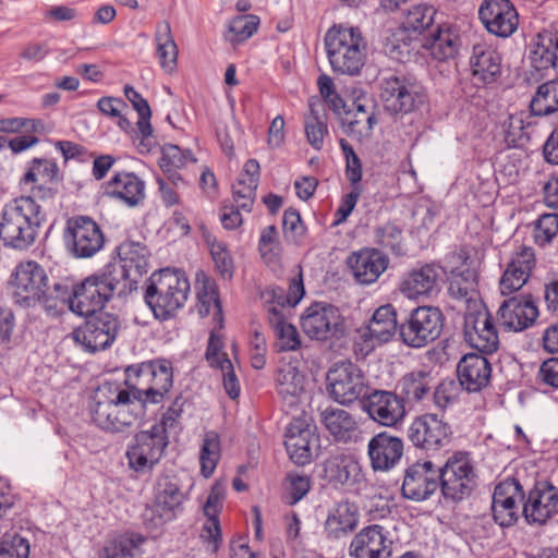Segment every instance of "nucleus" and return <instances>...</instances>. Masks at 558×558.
Wrapping results in <instances>:
<instances>
[{
	"label": "nucleus",
	"mask_w": 558,
	"mask_h": 558,
	"mask_svg": "<svg viewBox=\"0 0 558 558\" xmlns=\"http://www.w3.org/2000/svg\"><path fill=\"white\" fill-rule=\"evenodd\" d=\"M15 303L22 307L41 305L52 317L62 314V301L68 296L60 281L49 282L45 268L35 260L21 262L11 275Z\"/></svg>",
	"instance_id": "nucleus-1"
},
{
	"label": "nucleus",
	"mask_w": 558,
	"mask_h": 558,
	"mask_svg": "<svg viewBox=\"0 0 558 558\" xmlns=\"http://www.w3.org/2000/svg\"><path fill=\"white\" fill-rule=\"evenodd\" d=\"M147 404L125 386L105 383L89 407L93 422L110 433H122L145 415Z\"/></svg>",
	"instance_id": "nucleus-2"
},
{
	"label": "nucleus",
	"mask_w": 558,
	"mask_h": 558,
	"mask_svg": "<svg viewBox=\"0 0 558 558\" xmlns=\"http://www.w3.org/2000/svg\"><path fill=\"white\" fill-rule=\"evenodd\" d=\"M45 215L32 197H20L7 204L1 214L0 239L16 250L32 246Z\"/></svg>",
	"instance_id": "nucleus-3"
},
{
	"label": "nucleus",
	"mask_w": 558,
	"mask_h": 558,
	"mask_svg": "<svg viewBox=\"0 0 558 558\" xmlns=\"http://www.w3.org/2000/svg\"><path fill=\"white\" fill-rule=\"evenodd\" d=\"M325 49L335 73L357 75L365 64L367 44L360 28L333 25L324 38Z\"/></svg>",
	"instance_id": "nucleus-4"
},
{
	"label": "nucleus",
	"mask_w": 558,
	"mask_h": 558,
	"mask_svg": "<svg viewBox=\"0 0 558 558\" xmlns=\"http://www.w3.org/2000/svg\"><path fill=\"white\" fill-rule=\"evenodd\" d=\"M124 385L145 404H159L173 386L172 363L156 359L130 365L125 368Z\"/></svg>",
	"instance_id": "nucleus-5"
},
{
	"label": "nucleus",
	"mask_w": 558,
	"mask_h": 558,
	"mask_svg": "<svg viewBox=\"0 0 558 558\" xmlns=\"http://www.w3.org/2000/svg\"><path fill=\"white\" fill-rule=\"evenodd\" d=\"M189 292L190 282L185 275L166 268L150 276L144 298L156 318L166 320L184 305Z\"/></svg>",
	"instance_id": "nucleus-6"
},
{
	"label": "nucleus",
	"mask_w": 558,
	"mask_h": 558,
	"mask_svg": "<svg viewBox=\"0 0 558 558\" xmlns=\"http://www.w3.org/2000/svg\"><path fill=\"white\" fill-rule=\"evenodd\" d=\"M438 472L440 493L452 504L468 499L477 486V474L466 451L452 453L442 466H438Z\"/></svg>",
	"instance_id": "nucleus-7"
},
{
	"label": "nucleus",
	"mask_w": 558,
	"mask_h": 558,
	"mask_svg": "<svg viewBox=\"0 0 558 558\" xmlns=\"http://www.w3.org/2000/svg\"><path fill=\"white\" fill-rule=\"evenodd\" d=\"M379 97L385 112L395 120L420 110L426 101L424 87L403 75L384 77Z\"/></svg>",
	"instance_id": "nucleus-8"
},
{
	"label": "nucleus",
	"mask_w": 558,
	"mask_h": 558,
	"mask_svg": "<svg viewBox=\"0 0 558 558\" xmlns=\"http://www.w3.org/2000/svg\"><path fill=\"white\" fill-rule=\"evenodd\" d=\"M185 496L175 476L160 475L154 485V500L143 513L146 527L156 530L173 521L183 511Z\"/></svg>",
	"instance_id": "nucleus-9"
},
{
	"label": "nucleus",
	"mask_w": 558,
	"mask_h": 558,
	"mask_svg": "<svg viewBox=\"0 0 558 558\" xmlns=\"http://www.w3.org/2000/svg\"><path fill=\"white\" fill-rule=\"evenodd\" d=\"M444 324L445 316L440 308L430 305L417 306L400 323V340L409 348H424L440 337Z\"/></svg>",
	"instance_id": "nucleus-10"
},
{
	"label": "nucleus",
	"mask_w": 558,
	"mask_h": 558,
	"mask_svg": "<svg viewBox=\"0 0 558 558\" xmlns=\"http://www.w3.org/2000/svg\"><path fill=\"white\" fill-rule=\"evenodd\" d=\"M327 391L331 399L342 405L363 403L369 391L368 381L362 369L345 360L335 363L327 373Z\"/></svg>",
	"instance_id": "nucleus-11"
},
{
	"label": "nucleus",
	"mask_w": 558,
	"mask_h": 558,
	"mask_svg": "<svg viewBox=\"0 0 558 558\" xmlns=\"http://www.w3.org/2000/svg\"><path fill=\"white\" fill-rule=\"evenodd\" d=\"M301 328L307 337L318 341L339 340L348 330L339 308L326 302H315L304 311Z\"/></svg>",
	"instance_id": "nucleus-12"
},
{
	"label": "nucleus",
	"mask_w": 558,
	"mask_h": 558,
	"mask_svg": "<svg viewBox=\"0 0 558 558\" xmlns=\"http://www.w3.org/2000/svg\"><path fill=\"white\" fill-rule=\"evenodd\" d=\"M84 316L86 317L84 324L72 332L74 341L90 353L109 348L121 329L119 317L104 311Z\"/></svg>",
	"instance_id": "nucleus-13"
},
{
	"label": "nucleus",
	"mask_w": 558,
	"mask_h": 558,
	"mask_svg": "<svg viewBox=\"0 0 558 558\" xmlns=\"http://www.w3.org/2000/svg\"><path fill=\"white\" fill-rule=\"evenodd\" d=\"M63 240L68 251L76 258H89L105 245L100 226L89 216H73L66 220Z\"/></svg>",
	"instance_id": "nucleus-14"
},
{
	"label": "nucleus",
	"mask_w": 558,
	"mask_h": 558,
	"mask_svg": "<svg viewBox=\"0 0 558 558\" xmlns=\"http://www.w3.org/2000/svg\"><path fill=\"white\" fill-rule=\"evenodd\" d=\"M169 444L168 435L155 430H141L134 437V444L128 449L129 465L136 472L151 471L160 461Z\"/></svg>",
	"instance_id": "nucleus-15"
},
{
	"label": "nucleus",
	"mask_w": 558,
	"mask_h": 558,
	"mask_svg": "<svg viewBox=\"0 0 558 558\" xmlns=\"http://www.w3.org/2000/svg\"><path fill=\"white\" fill-rule=\"evenodd\" d=\"M558 512V488L549 481H537L524 494L522 512L530 525H545Z\"/></svg>",
	"instance_id": "nucleus-16"
},
{
	"label": "nucleus",
	"mask_w": 558,
	"mask_h": 558,
	"mask_svg": "<svg viewBox=\"0 0 558 558\" xmlns=\"http://www.w3.org/2000/svg\"><path fill=\"white\" fill-rule=\"evenodd\" d=\"M362 410L376 423L393 427L407 415V407L398 391L372 389L365 396Z\"/></svg>",
	"instance_id": "nucleus-17"
},
{
	"label": "nucleus",
	"mask_w": 558,
	"mask_h": 558,
	"mask_svg": "<svg viewBox=\"0 0 558 558\" xmlns=\"http://www.w3.org/2000/svg\"><path fill=\"white\" fill-rule=\"evenodd\" d=\"M68 296L62 301V313L68 306L73 313L86 315L100 312L105 304L110 300L109 295L102 290L101 281L94 275L86 277L72 289L63 283Z\"/></svg>",
	"instance_id": "nucleus-18"
},
{
	"label": "nucleus",
	"mask_w": 558,
	"mask_h": 558,
	"mask_svg": "<svg viewBox=\"0 0 558 558\" xmlns=\"http://www.w3.org/2000/svg\"><path fill=\"white\" fill-rule=\"evenodd\" d=\"M438 466L430 460L410 464L403 475L401 495L412 501H424L439 489Z\"/></svg>",
	"instance_id": "nucleus-19"
},
{
	"label": "nucleus",
	"mask_w": 558,
	"mask_h": 558,
	"mask_svg": "<svg viewBox=\"0 0 558 558\" xmlns=\"http://www.w3.org/2000/svg\"><path fill=\"white\" fill-rule=\"evenodd\" d=\"M452 430L437 414H424L412 421L407 430L409 441L416 448L438 450L450 441Z\"/></svg>",
	"instance_id": "nucleus-20"
},
{
	"label": "nucleus",
	"mask_w": 558,
	"mask_h": 558,
	"mask_svg": "<svg viewBox=\"0 0 558 558\" xmlns=\"http://www.w3.org/2000/svg\"><path fill=\"white\" fill-rule=\"evenodd\" d=\"M518 500L523 504L524 489L515 477L499 482L494 489L492 512L494 521L502 527L514 525L520 518Z\"/></svg>",
	"instance_id": "nucleus-21"
},
{
	"label": "nucleus",
	"mask_w": 558,
	"mask_h": 558,
	"mask_svg": "<svg viewBox=\"0 0 558 558\" xmlns=\"http://www.w3.org/2000/svg\"><path fill=\"white\" fill-rule=\"evenodd\" d=\"M478 19L489 34L501 38L511 36L519 26V14L510 0H483Z\"/></svg>",
	"instance_id": "nucleus-22"
},
{
	"label": "nucleus",
	"mask_w": 558,
	"mask_h": 558,
	"mask_svg": "<svg viewBox=\"0 0 558 558\" xmlns=\"http://www.w3.org/2000/svg\"><path fill=\"white\" fill-rule=\"evenodd\" d=\"M465 341L483 354L498 350L499 337L494 318L486 307L468 313L464 317Z\"/></svg>",
	"instance_id": "nucleus-23"
},
{
	"label": "nucleus",
	"mask_w": 558,
	"mask_h": 558,
	"mask_svg": "<svg viewBox=\"0 0 558 558\" xmlns=\"http://www.w3.org/2000/svg\"><path fill=\"white\" fill-rule=\"evenodd\" d=\"M392 542L383 525L372 524L362 529L351 541L349 551L353 558H388Z\"/></svg>",
	"instance_id": "nucleus-24"
},
{
	"label": "nucleus",
	"mask_w": 558,
	"mask_h": 558,
	"mask_svg": "<svg viewBox=\"0 0 558 558\" xmlns=\"http://www.w3.org/2000/svg\"><path fill=\"white\" fill-rule=\"evenodd\" d=\"M374 108L373 100L365 93L360 92L354 96L351 106L347 107L341 118L342 125L347 128L345 132L359 140L369 137L378 122Z\"/></svg>",
	"instance_id": "nucleus-25"
},
{
	"label": "nucleus",
	"mask_w": 558,
	"mask_h": 558,
	"mask_svg": "<svg viewBox=\"0 0 558 558\" xmlns=\"http://www.w3.org/2000/svg\"><path fill=\"white\" fill-rule=\"evenodd\" d=\"M360 522L359 506L349 500H341L328 511L324 523V534L329 542H340L348 538Z\"/></svg>",
	"instance_id": "nucleus-26"
},
{
	"label": "nucleus",
	"mask_w": 558,
	"mask_h": 558,
	"mask_svg": "<svg viewBox=\"0 0 558 558\" xmlns=\"http://www.w3.org/2000/svg\"><path fill=\"white\" fill-rule=\"evenodd\" d=\"M498 317L506 329L522 331L535 323L538 310L531 296L515 295L502 302Z\"/></svg>",
	"instance_id": "nucleus-27"
},
{
	"label": "nucleus",
	"mask_w": 558,
	"mask_h": 558,
	"mask_svg": "<svg viewBox=\"0 0 558 558\" xmlns=\"http://www.w3.org/2000/svg\"><path fill=\"white\" fill-rule=\"evenodd\" d=\"M371 466L374 471L386 472L393 469L403 456V441L388 432L371 438L367 445Z\"/></svg>",
	"instance_id": "nucleus-28"
},
{
	"label": "nucleus",
	"mask_w": 558,
	"mask_h": 558,
	"mask_svg": "<svg viewBox=\"0 0 558 558\" xmlns=\"http://www.w3.org/2000/svg\"><path fill=\"white\" fill-rule=\"evenodd\" d=\"M388 257L378 248H363L353 252L347 259L355 281L360 284H371L377 281L379 276L387 269Z\"/></svg>",
	"instance_id": "nucleus-29"
},
{
	"label": "nucleus",
	"mask_w": 558,
	"mask_h": 558,
	"mask_svg": "<svg viewBox=\"0 0 558 558\" xmlns=\"http://www.w3.org/2000/svg\"><path fill=\"white\" fill-rule=\"evenodd\" d=\"M444 272V268L437 264H424L404 277L400 290L409 299L430 296L439 291Z\"/></svg>",
	"instance_id": "nucleus-30"
},
{
	"label": "nucleus",
	"mask_w": 558,
	"mask_h": 558,
	"mask_svg": "<svg viewBox=\"0 0 558 558\" xmlns=\"http://www.w3.org/2000/svg\"><path fill=\"white\" fill-rule=\"evenodd\" d=\"M457 374L460 387L469 392H478L488 385L492 366L485 355L468 353L459 361Z\"/></svg>",
	"instance_id": "nucleus-31"
},
{
	"label": "nucleus",
	"mask_w": 558,
	"mask_h": 558,
	"mask_svg": "<svg viewBox=\"0 0 558 558\" xmlns=\"http://www.w3.org/2000/svg\"><path fill=\"white\" fill-rule=\"evenodd\" d=\"M435 387V377L432 372L414 369L404 374L396 385V390L405 407L413 408L429 399Z\"/></svg>",
	"instance_id": "nucleus-32"
},
{
	"label": "nucleus",
	"mask_w": 558,
	"mask_h": 558,
	"mask_svg": "<svg viewBox=\"0 0 558 558\" xmlns=\"http://www.w3.org/2000/svg\"><path fill=\"white\" fill-rule=\"evenodd\" d=\"M315 434L310 424L303 418H293L286 432L284 446L290 459L298 465H305L312 461L311 444Z\"/></svg>",
	"instance_id": "nucleus-33"
},
{
	"label": "nucleus",
	"mask_w": 558,
	"mask_h": 558,
	"mask_svg": "<svg viewBox=\"0 0 558 558\" xmlns=\"http://www.w3.org/2000/svg\"><path fill=\"white\" fill-rule=\"evenodd\" d=\"M319 421L337 442L349 444L359 438L357 422L344 409L327 407L319 412Z\"/></svg>",
	"instance_id": "nucleus-34"
},
{
	"label": "nucleus",
	"mask_w": 558,
	"mask_h": 558,
	"mask_svg": "<svg viewBox=\"0 0 558 558\" xmlns=\"http://www.w3.org/2000/svg\"><path fill=\"white\" fill-rule=\"evenodd\" d=\"M470 66L472 76L477 83L490 85L501 75V57L492 47L477 44L473 46Z\"/></svg>",
	"instance_id": "nucleus-35"
},
{
	"label": "nucleus",
	"mask_w": 558,
	"mask_h": 558,
	"mask_svg": "<svg viewBox=\"0 0 558 558\" xmlns=\"http://www.w3.org/2000/svg\"><path fill=\"white\" fill-rule=\"evenodd\" d=\"M104 193L134 207L145 197V182L133 172H118L105 183Z\"/></svg>",
	"instance_id": "nucleus-36"
},
{
	"label": "nucleus",
	"mask_w": 558,
	"mask_h": 558,
	"mask_svg": "<svg viewBox=\"0 0 558 558\" xmlns=\"http://www.w3.org/2000/svg\"><path fill=\"white\" fill-rule=\"evenodd\" d=\"M461 41L457 29L446 24L438 25L425 38L423 47L429 50L433 59L444 62L453 59L460 49Z\"/></svg>",
	"instance_id": "nucleus-37"
},
{
	"label": "nucleus",
	"mask_w": 558,
	"mask_h": 558,
	"mask_svg": "<svg viewBox=\"0 0 558 558\" xmlns=\"http://www.w3.org/2000/svg\"><path fill=\"white\" fill-rule=\"evenodd\" d=\"M119 264L137 281L148 272L150 252L137 241L125 240L117 247Z\"/></svg>",
	"instance_id": "nucleus-38"
},
{
	"label": "nucleus",
	"mask_w": 558,
	"mask_h": 558,
	"mask_svg": "<svg viewBox=\"0 0 558 558\" xmlns=\"http://www.w3.org/2000/svg\"><path fill=\"white\" fill-rule=\"evenodd\" d=\"M324 472L329 483L353 485L359 481L361 466L352 454L337 453L325 461Z\"/></svg>",
	"instance_id": "nucleus-39"
},
{
	"label": "nucleus",
	"mask_w": 558,
	"mask_h": 558,
	"mask_svg": "<svg viewBox=\"0 0 558 558\" xmlns=\"http://www.w3.org/2000/svg\"><path fill=\"white\" fill-rule=\"evenodd\" d=\"M95 276L101 281L102 290L111 299L114 294L126 296L137 289L138 281L130 276L123 267L116 262L108 263Z\"/></svg>",
	"instance_id": "nucleus-40"
},
{
	"label": "nucleus",
	"mask_w": 558,
	"mask_h": 558,
	"mask_svg": "<svg viewBox=\"0 0 558 558\" xmlns=\"http://www.w3.org/2000/svg\"><path fill=\"white\" fill-rule=\"evenodd\" d=\"M399 328L396 308L391 304H385L373 313L362 337L365 340L369 338L385 343L399 331Z\"/></svg>",
	"instance_id": "nucleus-41"
},
{
	"label": "nucleus",
	"mask_w": 558,
	"mask_h": 558,
	"mask_svg": "<svg viewBox=\"0 0 558 558\" xmlns=\"http://www.w3.org/2000/svg\"><path fill=\"white\" fill-rule=\"evenodd\" d=\"M124 96L132 104L133 108L138 113V121L136 123L138 136L141 137L137 144L140 153H149L153 147V128L150 124L151 109L148 101L136 92L131 85L124 86Z\"/></svg>",
	"instance_id": "nucleus-42"
},
{
	"label": "nucleus",
	"mask_w": 558,
	"mask_h": 558,
	"mask_svg": "<svg viewBox=\"0 0 558 558\" xmlns=\"http://www.w3.org/2000/svg\"><path fill=\"white\" fill-rule=\"evenodd\" d=\"M268 322L276 336L278 352L295 351L301 348L296 328L286 320L283 313L275 306L268 308Z\"/></svg>",
	"instance_id": "nucleus-43"
},
{
	"label": "nucleus",
	"mask_w": 558,
	"mask_h": 558,
	"mask_svg": "<svg viewBox=\"0 0 558 558\" xmlns=\"http://www.w3.org/2000/svg\"><path fill=\"white\" fill-rule=\"evenodd\" d=\"M308 106L310 112L304 118L306 138L314 149L320 150L328 133L325 106L319 99H311Z\"/></svg>",
	"instance_id": "nucleus-44"
},
{
	"label": "nucleus",
	"mask_w": 558,
	"mask_h": 558,
	"mask_svg": "<svg viewBox=\"0 0 558 558\" xmlns=\"http://www.w3.org/2000/svg\"><path fill=\"white\" fill-rule=\"evenodd\" d=\"M277 391L283 401L289 404L296 403L304 391V375L291 364L280 367L275 377Z\"/></svg>",
	"instance_id": "nucleus-45"
},
{
	"label": "nucleus",
	"mask_w": 558,
	"mask_h": 558,
	"mask_svg": "<svg viewBox=\"0 0 558 558\" xmlns=\"http://www.w3.org/2000/svg\"><path fill=\"white\" fill-rule=\"evenodd\" d=\"M146 538L140 533L126 532L106 543L101 558H135L142 554Z\"/></svg>",
	"instance_id": "nucleus-46"
},
{
	"label": "nucleus",
	"mask_w": 558,
	"mask_h": 558,
	"mask_svg": "<svg viewBox=\"0 0 558 558\" xmlns=\"http://www.w3.org/2000/svg\"><path fill=\"white\" fill-rule=\"evenodd\" d=\"M155 41L161 68L169 73L172 72L177 66L178 47L171 33V26L167 21L157 24Z\"/></svg>",
	"instance_id": "nucleus-47"
},
{
	"label": "nucleus",
	"mask_w": 558,
	"mask_h": 558,
	"mask_svg": "<svg viewBox=\"0 0 558 558\" xmlns=\"http://www.w3.org/2000/svg\"><path fill=\"white\" fill-rule=\"evenodd\" d=\"M533 116H549L558 110V75L538 86L530 102Z\"/></svg>",
	"instance_id": "nucleus-48"
},
{
	"label": "nucleus",
	"mask_w": 558,
	"mask_h": 558,
	"mask_svg": "<svg viewBox=\"0 0 558 558\" xmlns=\"http://www.w3.org/2000/svg\"><path fill=\"white\" fill-rule=\"evenodd\" d=\"M436 9L429 4H416L411 7L402 21V27L405 32L414 34H424L435 22Z\"/></svg>",
	"instance_id": "nucleus-49"
},
{
	"label": "nucleus",
	"mask_w": 558,
	"mask_h": 558,
	"mask_svg": "<svg viewBox=\"0 0 558 558\" xmlns=\"http://www.w3.org/2000/svg\"><path fill=\"white\" fill-rule=\"evenodd\" d=\"M189 161H195L192 153L183 151L178 145L166 144L161 149L159 166L172 182L181 180L177 170L183 168Z\"/></svg>",
	"instance_id": "nucleus-50"
},
{
	"label": "nucleus",
	"mask_w": 558,
	"mask_h": 558,
	"mask_svg": "<svg viewBox=\"0 0 558 558\" xmlns=\"http://www.w3.org/2000/svg\"><path fill=\"white\" fill-rule=\"evenodd\" d=\"M60 169L54 160L47 158H34L28 166L27 171L22 178L25 184L37 182L61 181Z\"/></svg>",
	"instance_id": "nucleus-51"
},
{
	"label": "nucleus",
	"mask_w": 558,
	"mask_h": 558,
	"mask_svg": "<svg viewBox=\"0 0 558 558\" xmlns=\"http://www.w3.org/2000/svg\"><path fill=\"white\" fill-rule=\"evenodd\" d=\"M375 243L396 256L405 254L402 229L392 222L379 226L374 231Z\"/></svg>",
	"instance_id": "nucleus-52"
},
{
	"label": "nucleus",
	"mask_w": 558,
	"mask_h": 558,
	"mask_svg": "<svg viewBox=\"0 0 558 558\" xmlns=\"http://www.w3.org/2000/svg\"><path fill=\"white\" fill-rule=\"evenodd\" d=\"M532 227V238L534 243L539 247H546L558 236V214H542L535 221H533Z\"/></svg>",
	"instance_id": "nucleus-53"
},
{
	"label": "nucleus",
	"mask_w": 558,
	"mask_h": 558,
	"mask_svg": "<svg viewBox=\"0 0 558 558\" xmlns=\"http://www.w3.org/2000/svg\"><path fill=\"white\" fill-rule=\"evenodd\" d=\"M220 459V440L215 432H207L204 436L201 447L199 462L201 471L204 477L213 475Z\"/></svg>",
	"instance_id": "nucleus-54"
},
{
	"label": "nucleus",
	"mask_w": 558,
	"mask_h": 558,
	"mask_svg": "<svg viewBox=\"0 0 558 558\" xmlns=\"http://www.w3.org/2000/svg\"><path fill=\"white\" fill-rule=\"evenodd\" d=\"M206 243L215 263L216 270L226 280H231L234 275V263L227 245L217 241L215 236L207 235Z\"/></svg>",
	"instance_id": "nucleus-55"
},
{
	"label": "nucleus",
	"mask_w": 558,
	"mask_h": 558,
	"mask_svg": "<svg viewBox=\"0 0 558 558\" xmlns=\"http://www.w3.org/2000/svg\"><path fill=\"white\" fill-rule=\"evenodd\" d=\"M259 19L256 15H240L234 17L226 34V39L231 43H242L247 40L257 31Z\"/></svg>",
	"instance_id": "nucleus-56"
},
{
	"label": "nucleus",
	"mask_w": 558,
	"mask_h": 558,
	"mask_svg": "<svg viewBox=\"0 0 558 558\" xmlns=\"http://www.w3.org/2000/svg\"><path fill=\"white\" fill-rule=\"evenodd\" d=\"M282 231L287 243L301 245L306 233L300 213L290 207L284 210L282 218Z\"/></svg>",
	"instance_id": "nucleus-57"
},
{
	"label": "nucleus",
	"mask_w": 558,
	"mask_h": 558,
	"mask_svg": "<svg viewBox=\"0 0 558 558\" xmlns=\"http://www.w3.org/2000/svg\"><path fill=\"white\" fill-rule=\"evenodd\" d=\"M258 251L266 264L276 262L281 252L277 227L271 225L263 229L258 241Z\"/></svg>",
	"instance_id": "nucleus-58"
},
{
	"label": "nucleus",
	"mask_w": 558,
	"mask_h": 558,
	"mask_svg": "<svg viewBox=\"0 0 558 558\" xmlns=\"http://www.w3.org/2000/svg\"><path fill=\"white\" fill-rule=\"evenodd\" d=\"M197 300L216 301L215 319H218L219 327H222V307L219 299L218 288L215 280L208 277L204 271L196 277Z\"/></svg>",
	"instance_id": "nucleus-59"
},
{
	"label": "nucleus",
	"mask_w": 558,
	"mask_h": 558,
	"mask_svg": "<svg viewBox=\"0 0 558 558\" xmlns=\"http://www.w3.org/2000/svg\"><path fill=\"white\" fill-rule=\"evenodd\" d=\"M258 183L250 181L243 175H240L232 185L233 201L236 203L238 208L250 213L256 197V190Z\"/></svg>",
	"instance_id": "nucleus-60"
},
{
	"label": "nucleus",
	"mask_w": 558,
	"mask_h": 558,
	"mask_svg": "<svg viewBox=\"0 0 558 558\" xmlns=\"http://www.w3.org/2000/svg\"><path fill=\"white\" fill-rule=\"evenodd\" d=\"M29 543L17 533H5L0 541V558H28Z\"/></svg>",
	"instance_id": "nucleus-61"
},
{
	"label": "nucleus",
	"mask_w": 558,
	"mask_h": 558,
	"mask_svg": "<svg viewBox=\"0 0 558 558\" xmlns=\"http://www.w3.org/2000/svg\"><path fill=\"white\" fill-rule=\"evenodd\" d=\"M185 399L182 395L174 398L170 407L162 414L159 423L154 424L155 430H159L162 434L168 435L170 432H177L180 429V417L183 412Z\"/></svg>",
	"instance_id": "nucleus-62"
},
{
	"label": "nucleus",
	"mask_w": 558,
	"mask_h": 558,
	"mask_svg": "<svg viewBox=\"0 0 558 558\" xmlns=\"http://www.w3.org/2000/svg\"><path fill=\"white\" fill-rule=\"evenodd\" d=\"M554 49L549 46V41L542 38V33L537 35V41L530 53L532 68L536 71L553 68L555 70Z\"/></svg>",
	"instance_id": "nucleus-63"
},
{
	"label": "nucleus",
	"mask_w": 558,
	"mask_h": 558,
	"mask_svg": "<svg viewBox=\"0 0 558 558\" xmlns=\"http://www.w3.org/2000/svg\"><path fill=\"white\" fill-rule=\"evenodd\" d=\"M459 395V386L454 380H444L439 384L435 381V387L432 391V397L435 405L439 410H446L453 404Z\"/></svg>",
	"instance_id": "nucleus-64"
}]
</instances>
